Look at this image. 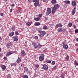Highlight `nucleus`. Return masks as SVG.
I'll use <instances>...</instances> for the list:
<instances>
[{"mask_svg": "<svg viewBox=\"0 0 78 78\" xmlns=\"http://www.w3.org/2000/svg\"><path fill=\"white\" fill-rule=\"evenodd\" d=\"M59 8V5L58 4H56L54 5V7H52V12L53 14H55L56 12V11Z\"/></svg>", "mask_w": 78, "mask_h": 78, "instance_id": "f257e3e1", "label": "nucleus"}, {"mask_svg": "<svg viewBox=\"0 0 78 78\" xmlns=\"http://www.w3.org/2000/svg\"><path fill=\"white\" fill-rule=\"evenodd\" d=\"M51 8H48L47 9V11L46 12V15L47 16H48L51 13Z\"/></svg>", "mask_w": 78, "mask_h": 78, "instance_id": "f03ea898", "label": "nucleus"}, {"mask_svg": "<svg viewBox=\"0 0 78 78\" xmlns=\"http://www.w3.org/2000/svg\"><path fill=\"white\" fill-rule=\"evenodd\" d=\"M33 2H36L34 4V5L35 6H37L39 3V0H33Z\"/></svg>", "mask_w": 78, "mask_h": 78, "instance_id": "7ed1b4c3", "label": "nucleus"}, {"mask_svg": "<svg viewBox=\"0 0 78 78\" xmlns=\"http://www.w3.org/2000/svg\"><path fill=\"white\" fill-rule=\"evenodd\" d=\"M40 34L39 35L40 36H44V35L46 34V32L44 31H40Z\"/></svg>", "mask_w": 78, "mask_h": 78, "instance_id": "20e7f679", "label": "nucleus"}, {"mask_svg": "<svg viewBox=\"0 0 78 78\" xmlns=\"http://www.w3.org/2000/svg\"><path fill=\"white\" fill-rule=\"evenodd\" d=\"M44 55L41 54V55L39 57L40 61H42L44 60Z\"/></svg>", "mask_w": 78, "mask_h": 78, "instance_id": "39448f33", "label": "nucleus"}, {"mask_svg": "<svg viewBox=\"0 0 78 78\" xmlns=\"http://www.w3.org/2000/svg\"><path fill=\"white\" fill-rule=\"evenodd\" d=\"M43 69L45 70H47L48 68V66L47 65H44L43 66Z\"/></svg>", "mask_w": 78, "mask_h": 78, "instance_id": "423d86ee", "label": "nucleus"}, {"mask_svg": "<svg viewBox=\"0 0 78 78\" xmlns=\"http://www.w3.org/2000/svg\"><path fill=\"white\" fill-rule=\"evenodd\" d=\"M62 24L60 23H59L57 24V25H56L55 26V28H58V27H62Z\"/></svg>", "mask_w": 78, "mask_h": 78, "instance_id": "0eeeda50", "label": "nucleus"}, {"mask_svg": "<svg viewBox=\"0 0 78 78\" xmlns=\"http://www.w3.org/2000/svg\"><path fill=\"white\" fill-rule=\"evenodd\" d=\"M32 23H33V22H28L26 23V24L27 26H30V25H31Z\"/></svg>", "mask_w": 78, "mask_h": 78, "instance_id": "6e6552de", "label": "nucleus"}, {"mask_svg": "<svg viewBox=\"0 0 78 78\" xmlns=\"http://www.w3.org/2000/svg\"><path fill=\"white\" fill-rule=\"evenodd\" d=\"M25 55H26V53H25V52L24 51H23L22 52H21V55L22 56H25Z\"/></svg>", "mask_w": 78, "mask_h": 78, "instance_id": "1a4fd4ad", "label": "nucleus"}, {"mask_svg": "<svg viewBox=\"0 0 78 78\" xmlns=\"http://www.w3.org/2000/svg\"><path fill=\"white\" fill-rule=\"evenodd\" d=\"M12 54V52H11L9 51V52H7L6 53V55L7 56H9V55H11Z\"/></svg>", "mask_w": 78, "mask_h": 78, "instance_id": "9d476101", "label": "nucleus"}, {"mask_svg": "<svg viewBox=\"0 0 78 78\" xmlns=\"http://www.w3.org/2000/svg\"><path fill=\"white\" fill-rule=\"evenodd\" d=\"M12 38L13 39L14 41H16V42H17V41H18V39L17 38V37H12Z\"/></svg>", "mask_w": 78, "mask_h": 78, "instance_id": "9b49d317", "label": "nucleus"}, {"mask_svg": "<svg viewBox=\"0 0 78 78\" xmlns=\"http://www.w3.org/2000/svg\"><path fill=\"white\" fill-rule=\"evenodd\" d=\"M76 9V7H74L72 11V15H74L75 13V10Z\"/></svg>", "mask_w": 78, "mask_h": 78, "instance_id": "f8f14e48", "label": "nucleus"}, {"mask_svg": "<svg viewBox=\"0 0 78 78\" xmlns=\"http://www.w3.org/2000/svg\"><path fill=\"white\" fill-rule=\"evenodd\" d=\"M72 4L73 6H76V1H73L72 2Z\"/></svg>", "mask_w": 78, "mask_h": 78, "instance_id": "ddd939ff", "label": "nucleus"}, {"mask_svg": "<svg viewBox=\"0 0 78 78\" xmlns=\"http://www.w3.org/2000/svg\"><path fill=\"white\" fill-rule=\"evenodd\" d=\"M1 67L3 70H5V69H6V66L3 65Z\"/></svg>", "mask_w": 78, "mask_h": 78, "instance_id": "4468645a", "label": "nucleus"}, {"mask_svg": "<svg viewBox=\"0 0 78 78\" xmlns=\"http://www.w3.org/2000/svg\"><path fill=\"white\" fill-rule=\"evenodd\" d=\"M14 34V32L13 31H12L10 33L9 35L10 37L13 36Z\"/></svg>", "mask_w": 78, "mask_h": 78, "instance_id": "2eb2a0df", "label": "nucleus"}, {"mask_svg": "<svg viewBox=\"0 0 78 78\" xmlns=\"http://www.w3.org/2000/svg\"><path fill=\"white\" fill-rule=\"evenodd\" d=\"M35 26H39V25H40V23L38 22H36L35 23Z\"/></svg>", "mask_w": 78, "mask_h": 78, "instance_id": "dca6fc26", "label": "nucleus"}, {"mask_svg": "<svg viewBox=\"0 0 78 78\" xmlns=\"http://www.w3.org/2000/svg\"><path fill=\"white\" fill-rule=\"evenodd\" d=\"M63 48L65 49H67L68 48V45L67 44H64L63 45Z\"/></svg>", "mask_w": 78, "mask_h": 78, "instance_id": "f3484780", "label": "nucleus"}, {"mask_svg": "<svg viewBox=\"0 0 78 78\" xmlns=\"http://www.w3.org/2000/svg\"><path fill=\"white\" fill-rule=\"evenodd\" d=\"M21 61V58H18L17 61V63L18 64V63H19V62H20Z\"/></svg>", "mask_w": 78, "mask_h": 78, "instance_id": "a211bd4d", "label": "nucleus"}, {"mask_svg": "<svg viewBox=\"0 0 78 78\" xmlns=\"http://www.w3.org/2000/svg\"><path fill=\"white\" fill-rule=\"evenodd\" d=\"M64 3L66 4H70V1H64Z\"/></svg>", "mask_w": 78, "mask_h": 78, "instance_id": "6ab92c4d", "label": "nucleus"}, {"mask_svg": "<svg viewBox=\"0 0 78 78\" xmlns=\"http://www.w3.org/2000/svg\"><path fill=\"white\" fill-rule=\"evenodd\" d=\"M52 3L53 4H55L56 3V0H52L51 1Z\"/></svg>", "mask_w": 78, "mask_h": 78, "instance_id": "aec40b11", "label": "nucleus"}, {"mask_svg": "<svg viewBox=\"0 0 78 78\" xmlns=\"http://www.w3.org/2000/svg\"><path fill=\"white\" fill-rule=\"evenodd\" d=\"M40 19V18L38 17V18H35L34 19V20H36V21H39Z\"/></svg>", "mask_w": 78, "mask_h": 78, "instance_id": "412c9836", "label": "nucleus"}, {"mask_svg": "<svg viewBox=\"0 0 78 78\" xmlns=\"http://www.w3.org/2000/svg\"><path fill=\"white\" fill-rule=\"evenodd\" d=\"M66 60L67 61H69V56L67 55L66 57Z\"/></svg>", "mask_w": 78, "mask_h": 78, "instance_id": "4be33fe9", "label": "nucleus"}, {"mask_svg": "<svg viewBox=\"0 0 78 78\" xmlns=\"http://www.w3.org/2000/svg\"><path fill=\"white\" fill-rule=\"evenodd\" d=\"M11 43H8L7 44V47H8V48H9V47H11Z\"/></svg>", "mask_w": 78, "mask_h": 78, "instance_id": "5701e85b", "label": "nucleus"}, {"mask_svg": "<svg viewBox=\"0 0 78 78\" xmlns=\"http://www.w3.org/2000/svg\"><path fill=\"white\" fill-rule=\"evenodd\" d=\"M43 30H47V27L46 26H44L43 27Z\"/></svg>", "mask_w": 78, "mask_h": 78, "instance_id": "b1692460", "label": "nucleus"}, {"mask_svg": "<svg viewBox=\"0 0 78 78\" xmlns=\"http://www.w3.org/2000/svg\"><path fill=\"white\" fill-rule=\"evenodd\" d=\"M58 32H60L61 33L62 32V28H59L58 30Z\"/></svg>", "mask_w": 78, "mask_h": 78, "instance_id": "393cba45", "label": "nucleus"}, {"mask_svg": "<svg viewBox=\"0 0 78 78\" xmlns=\"http://www.w3.org/2000/svg\"><path fill=\"white\" fill-rule=\"evenodd\" d=\"M23 78H28V76L27 75H24L23 76Z\"/></svg>", "mask_w": 78, "mask_h": 78, "instance_id": "a878e982", "label": "nucleus"}, {"mask_svg": "<svg viewBox=\"0 0 78 78\" xmlns=\"http://www.w3.org/2000/svg\"><path fill=\"white\" fill-rule=\"evenodd\" d=\"M72 26V23H70L68 24V27H71Z\"/></svg>", "mask_w": 78, "mask_h": 78, "instance_id": "bb28decb", "label": "nucleus"}, {"mask_svg": "<svg viewBox=\"0 0 78 78\" xmlns=\"http://www.w3.org/2000/svg\"><path fill=\"white\" fill-rule=\"evenodd\" d=\"M32 45L34 47V46L36 45V43L35 42H34L32 43Z\"/></svg>", "mask_w": 78, "mask_h": 78, "instance_id": "cd10ccee", "label": "nucleus"}, {"mask_svg": "<svg viewBox=\"0 0 78 78\" xmlns=\"http://www.w3.org/2000/svg\"><path fill=\"white\" fill-rule=\"evenodd\" d=\"M11 29L12 31H15V30H16V29H15V27H12Z\"/></svg>", "mask_w": 78, "mask_h": 78, "instance_id": "c85d7f7f", "label": "nucleus"}, {"mask_svg": "<svg viewBox=\"0 0 78 78\" xmlns=\"http://www.w3.org/2000/svg\"><path fill=\"white\" fill-rule=\"evenodd\" d=\"M15 33L16 36H17V35H19V33H18V31H15Z\"/></svg>", "mask_w": 78, "mask_h": 78, "instance_id": "c756f323", "label": "nucleus"}, {"mask_svg": "<svg viewBox=\"0 0 78 78\" xmlns=\"http://www.w3.org/2000/svg\"><path fill=\"white\" fill-rule=\"evenodd\" d=\"M41 47H42V45H40V44H38V48H41Z\"/></svg>", "mask_w": 78, "mask_h": 78, "instance_id": "7c9ffc66", "label": "nucleus"}, {"mask_svg": "<svg viewBox=\"0 0 78 78\" xmlns=\"http://www.w3.org/2000/svg\"><path fill=\"white\" fill-rule=\"evenodd\" d=\"M46 62L47 63H51V61L49 60H47L46 61Z\"/></svg>", "mask_w": 78, "mask_h": 78, "instance_id": "2f4dec72", "label": "nucleus"}, {"mask_svg": "<svg viewBox=\"0 0 78 78\" xmlns=\"http://www.w3.org/2000/svg\"><path fill=\"white\" fill-rule=\"evenodd\" d=\"M38 47V45H37L36 44V45H35L34 46V48H37Z\"/></svg>", "mask_w": 78, "mask_h": 78, "instance_id": "473e14b6", "label": "nucleus"}, {"mask_svg": "<svg viewBox=\"0 0 78 78\" xmlns=\"http://www.w3.org/2000/svg\"><path fill=\"white\" fill-rule=\"evenodd\" d=\"M7 78H11V75L9 74L8 75H7Z\"/></svg>", "mask_w": 78, "mask_h": 78, "instance_id": "72a5a7b5", "label": "nucleus"}, {"mask_svg": "<svg viewBox=\"0 0 78 78\" xmlns=\"http://www.w3.org/2000/svg\"><path fill=\"white\" fill-rule=\"evenodd\" d=\"M24 69L25 70V71H28V68L27 67H24Z\"/></svg>", "mask_w": 78, "mask_h": 78, "instance_id": "f704fd0d", "label": "nucleus"}, {"mask_svg": "<svg viewBox=\"0 0 78 78\" xmlns=\"http://www.w3.org/2000/svg\"><path fill=\"white\" fill-rule=\"evenodd\" d=\"M55 64V62L54 61H52V65H54V64Z\"/></svg>", "mask_w": 78, "mask_h": 78, "instance_id": "c9c22d12", "label": "nucleus"}, {"mask_svg": "<svg viewBox=\"0 0 78 78\" xmlns=\"http://www.w3.org/2000/svg\"><path fill=\"white\" fill-rule=\"evenodd\" d=\"M75 33H78V29H76V30H75Z\"/></svg>", "mask_w": 78, "mask_h": 78, "instance_id": "e433bc0d", "label": "nucleus"}, {"mask_svg": "<svg viewBox=\"0 0 78 78\" xmlns=\"http://www.w3.org/2000/svg\"><path fill=\"white\" fill-rule=\"evenodd\" d=\"M35 66L36 67H37V68H38V67H39V66L37 64L35 65Z\"/></svg>", "mask_w": 78, "mask_h": 78, "instance_id": "4c0bfd02", "label": "nucleus"}, {"mask_svg": "<svg viewBox=\"0 0 78 78\" xmlns=\"http://www.w3.org/2000/svg\"><path fill=\"white\" fill-rule=\"evenodd\" d=\"M0 15L1 16H3V15H4V14L3 13H0Z\"/></svg>", "mask_w": 78, "mask_h": 78, "instance_id": "58836bf2", "label": "nucleus"}, {"mask_svg": "<svg viewBox=\"0 0 78 78\" xmlns=\"http://www.w3.org/2000/svg\"><path fill=\"white\" fill-rule=\"evenodd\" d=\"M38 16L39 17H42V14H40Z\"/></svg>", "mask_w": 78, "mask_h": 78, "instance_id": "ea45409f", "label": "nucleus"}, {"mask_svg": "<svg viewBox=\"0 0 78 78\" xmlns=\"http://www.w3.org/2000/svg\"><path fill=\"white\" fill-rule=\"evenodd\" d=\"M35 39H38V37H37V36H35Z\"/></svg>", "mask_w": 78, "mask_h": 78, "instance_id": "a19ab883", "label": "nucleus"}, {"mask_svg": "<svg viewBox=\"0 0 78 78\" xmlns=\"http://www.w3.org/2000/svg\"><path fill=\"white\" fill-rule=\"evenodd\" d=\"M75 64L76 65V66H78V63L77 62H75Z\"/></svg>", "mask_w": 78, "mask_h": 78, "instance_id": "79ce46f5", "label": "nucleus"}, {"mask_svg": "<svg viewBox=\"0 0 78 78\" xmlns=\"http://www.w3.org/2000/svg\"><path fill=\"white\" fill-rule=\"evenodd\" d=\"M20 11H21V10L19 9L18 10L17 12H18V13L20 12Z\"/></svg>", "mask_w": 78, "mask_h": 78, "instance_id": "37998d69", "label": "nucleus"}, {"mask_svg": "<svg viewBox=\"0 0 78 78\" xmlns=\"http://www.w3.org/2000/svg\"><path fill=\"white\" fill-rule=\"evenodd\" d=\"M14 6H15L14 5V4H12L11 5V6H12L13 7H14Z\"/></svg>", "mask_w": 78, "mask_h": 78, "instance_id": "c03bdc74", "label": "nucleus"}, {"mask_svg": "<svg viewBox=\"0 0 78 78\" xmlns=\"http://www.w3.org/2000/svg\"><path fill=\"white\" fill-rule=\"evenodd\" d=\"M61 78H64V76H63V74H62L61 75Z\"/></svg>", "mask_w": 78, "mask_h": 78, "instance_id": "a18cd8bd", "label": "nucleus"}, {"mask_svg": "<svg viewBox=\"0 0 78 78\" xmlns=\"http://www.w3.org/2000/svg\"><path fill=\"white\" fill-rule=\"evenodd\" d=\"M4 60H6V57H5L4 58Z\"/></svg>", "mask_w": 78, "mask_h": 78, "instance_id": "49530a36", "label": "nucleus"}, {"mask_svg": "<svg viewBox=\"0 0 78 78\" xmlns=\"http://www.w3.org/2000/svg\"><path fill=\"white\" fill-rule=\"evenodd\" d=\"M16 66V64L15 63H13V66Z\"/></svg>", "mask_w": 78, "mask_h": 78, "instance_id": "de8ad7c7", "label": "nucleus"}, {"mask_svg": "<svg viewBox=\"0 0 78 78\" xmlns=\"http://www.w3.org/2000/svg\"><path fill=\"white\" fill-rule=\"evenodd\" d=\"M22 69V68L21 67H19V70H21Z\"/></svg>", "mask_w": 78, "mask_h": 78, "instance_id": "09e8293b", "label": "nucleus"}, {"mask_svg": "<svg viewBox=\"0 0 78 78\" xmlns=\"http://www.w3.org/2000/svg\"><path fill=\"white\" fill-rule=\"evenodd\" d=\"M11 66H14L13 63H11Z\"/></svg>", "mask_w": 78, "mask_h": 78, "instance_id": "8fccbe9b", "label": "nucleus"}, {"mask_svg": "<svg viewBox=\"0 0 78 78\" xmlns=\"http://www.w3.org/2000/svg\"><path fill=\"white\" fill-rule=\"evenodd\" d=\"M12 9H11L10 10V12H12Z\"/></svg>", "mask_w": 78, "mask_h": 78, "instance_id": "3c124183", "label": "nucleus"}, {"mask_svg": "<svg viewBox=\"0 0 78 78\" xmlns=\"http://www.w3.org/2000/svg\"><path fill=\"white\" fill-rule=\"evenodd\" d=\"M73 27H74V28H76V26L75 25Z\"/></svg>", "mask_w": 78, "mask_h": 78, "instance_id": "603ef678", "label": "nucleus"}, {"mask_svg": "<svg viewBox=\"0 0 78 78\" xmlns=\"http://www.w3.org/2000/svg\"><path fill=\"white\" fill-rule=\"evenodd\" d=\"M30 2H31V1H30V0H29L28 1V2L29 3H30Z\"/></svg>", "mask_w": 78, "mask_h": 78, "instance_id": "864d4df0", "label": "nucleus"}, {"mask_svg": "<svg viewBox=\"0 0 78 78\" xmlns=\"http://www.w3.org/2000/svg\"><path fill=\"white\" fill-rule=\"evenodd\" d=\"M65 44V42H63V44L64 45H65V44Z\"/></svg>", "mask_w": 78, "mask_h": 78, "instance_id": "5fc2aeb1", "label": "nucleus"}, {"mask_svg": "<svg viewBox=\"0 0 78 78\" xmlns=\"http://www.w3.org/2000/svg\"><path fill=\"white\" fill-rule=\"evenodd\" d=\"M75 45H76V46H78V44H75Z\"/></svg>", "mask_w": 78, "mask_h": 78, "instance_id": "6e6d98bb", "label": "nucleus"}, {"mask_svg": "<svg viewBox=\"0 0 78 78\" xmlns=\"http://www.w3.org/2000/svg\"><path fill=\"white\" fill-rule=\"evenodd\" d=\"M54 68L55 69H56V66H55V67H54Z\"/></svg>", "mask_w": 78, "mask_h": 78, "instance_id": "4d7b16f0", "label": "nucleus"}, {"mask_svg": "<svg viewBox=\"0 0 78 78\" xmlns=\"http://www.w3.org/2000/svg\"><path fill=\"white\" fill-rule=\"evenodd\" d=\"M76 51L77 52H78V48L77 49Z\"/></svg>", "mask_w": 78, "mask_h": 78, "instance_id": "13d9d810", "label": "nucleus"}, {"mask_svg": "<svg viewBox=\"0 0 78 78\" xmlns=\"http://www.w3.org/2000/svg\"><path fill=\"white\" fill-rule=\"evenodd\" d=\"M76 40L77 41H78V38H77L76 39Z\"/></svg>", "mask_w": 78, "mask_h": 78, "instance_id": "bf43d9fd", "label": "nucleus"}, {"mask_svg": "<svg viewBox=\"0 0 78 78\" xmlns=\"http://www.w3.org/2000/svg\"><path fill=\"white\" fill-rule=\"evenodd\" d=\"M38 6H41V4L38 5Z\"/></svg>", "mask_w": 78, "mask_h": 78, "instance_id": "052dcab7", "label": "nucleus"}, {"mask_svg": "<svg viewBox=\"0 0 78 78\" xmlns=\"http://www.w3.org/2000/svg\"><path fill=\"white\" fill-rule=\"evenodd\" d=\"M1 48H0V52L1 51Z\"/></svg>", "mask_w": 78, "mask_h": 78, "instance_id": "680f3d73", "label": "nucleus"}, {"mask_svg": "<svg viewBox=\"0 0 78 78\" xmlns=\"http://www.w3.org/2000/svg\"><path fill=\"white\" fill-rule=\"evenodd\" d=\"M44 2H45V0H43Z\"/></svg>", "mask_w": 78, "mask_h": 78, "instance_id": "e2e57ef3", "label": "nucleus"}, {"mask_svg": "<svg viewBox=\"0 0 78 78\" xmlns=\"http://www.w3.org/2000/svg\"><path fill=\"white\" fill-rule=\"evenodd\" d=\"M2 39V37L0 36V39Z\"/></svg>", "mask_w": 78, "mask_h": 78, "instance_id": "0e129e2a", "label": "nucleus"}, {"mask_svg": "<svg viewBox=\"0 0 78 78\" xmlns=\"http://www.w3.org/2000/svg\"><path fill=\"white\" fill-rule=\"evenodd\" d=\"M7 1H8V0H5V2H6Z\"/></svg>", "mask_w": 78, "mask_h": 78, "instance_id": "69168bd1", "label": "nucleus"}, {"mask_svg": "<svg viewBox=\"0 0 78 78\" xmlns=\"http://www.w3.org/2000/svg\"><path fill=\"white\" fill-rule=\"evenodd\" d=\"M21 67H22V65H21Z\"/></svg>", "mask_w": 78, "mask_h": 78, "instance_id": "338daca9", "label": "nucleus"}, {"mask_svg": "<svg viewBox=\"0 0 78 78\" xmlns=\"http://www.w3.org/2000/svg\"><path fill=\"white\" fill-rule=\"evenodd\" d=\"M30 0V1H31L32 0Z\"/></svg>", "mask_w": 78, "mask_h": 78, "instance_id": "774afa93", "label": "nucleus"}]
</instances>
